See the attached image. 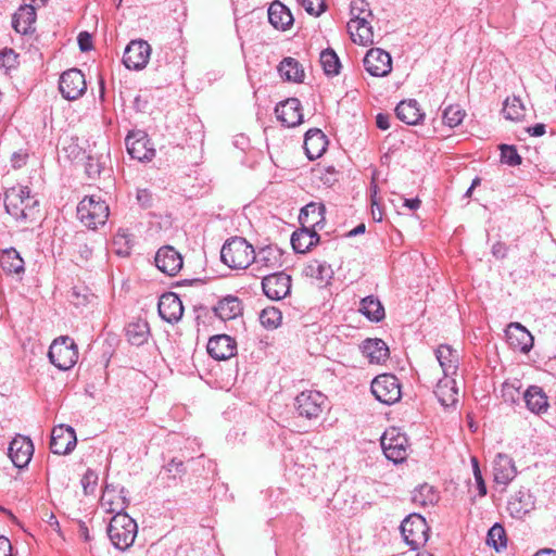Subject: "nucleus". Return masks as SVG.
Listing matches in <instances>:
<instances>
[{"mask_svg":"<svg viewBox=\"0 0 556 556\" xmlns=\"http://www.w3.org/2000/svg\"><path fill=\"white\" fill-rule=\"evenodd\" d=\"M470 460H471V466H472V472H473V478H475L476 486H477V490H478V495L480 497H484L486 495L488 491H486L485 481L483 479V476H482V472H481V469H480V466H479L478 458L472 456Z\"/></svg>","mask_w":556,"mask_h":556,"instance_id":"603ef678","label":"nucleus"},{"mask_svg":"<svg viewBox=\"0 0 556 556\" xmlns=\"http://www.w3.org/2000/svg\"><path fill=\"white\" fill-rule=\"evenodd\" d=\"M129 155L140 162H149L155 156L150 138L144 131H131L125 139Z\"/></svg>","mask_w":556,"mask_h":556,"instance_id":"9b49d317","label":"nucleus"},{"mask_svg":"<svg viewBox=\"0 0 556 556\" xmlns=\"http://www.w3.org/2000/svg\"><path fill=\"white\" fill-rule=\"evenodd\" d=\"M491 252L494 257L503 260L507 255L508 247L505 243L497 241L492 245Z\"/></svg>","mask_w":556,"mask_h":556,"instance_id":"bf43d9fd","label":"nucleus"},{"mask_svg":"<svg viewBox=\"0 0 556 556\" xmlns=\"http://www.w3.org/2000/svg\"><path fill=\"white\" fill-rule=\"evenodd\" d=\"M13 547L8 538L0 535V556H13Z\"/></svg>","mask_w":556,"mask_h":556,"instance_id":"e2e57ef3","label":"nucleus"},{"mask_svg":"<svg viewBox=\"0 0 556 556\" xmlns=\"http://www.w3.org/2000/svg\"><path fill=\"white\" fill-rule=\"evenodd\" d=\"M269 23L277 29H287L293 23L290 10L281 2H273L268 9Z\"/></svg>","mask_w":556,"mask_h":556,"instance_id":"c9c22d12","label":"nucleus"},{"mask_svg":"<svg viewBox=\"0 0 556 556\" xmlns=\"http://www.w3.org/2000/svg\"><path fill=\"white\" fill-rule=\"evenodd\" d=\"M328 140L326 135L317 128L306 131L304 137V150L309 160L320 157L327 149Z\"/></svg>","mask_w":556,"mask_h":556,"instance_id":"a878e982","label":"nucleus"},{"mask_svg":"<svg viewBox=\"0 0 556 556\" xmlns=\"http://www.w3.org/2000/svg\"><path fill=\"white\" fill-rule=\"evenodd\" d=\"M376 125L381 130L390 128V116L388 114L379 113L376 117Z\"/></svg>","mask_w":556,"mask_h":556,"instance_id":"0e129e2a","label":"nucleus"},{"mask_svg":"<svg viewBox=\"0 0 556 556\" xmlns=\"http://www.w3.org/2000/svg\"><path fill=\"white\" fill-rule=\"evenodd\" d=\"M304 10L314 16H319L326 9L324 0H299Z\"/></svg>","mask_w":556,"mask_h":556,"instance_id":"5fc2aeb1","label":"nucleus"},{"mask_svg":"<svg viewBox=\"0 0 556 556\" xmlns=\"http://www.w3.org/2000/svg\"><path fill=\"white\" fill-rule=\"evenodd\" d=\"M151 54V47L144 40H131L125 48L123 63L129 70L139 71L146 67Z\"/></svg>","mask_w":556,"mask_h":556,"instance_id":"ddd939ff","label":"nucleus"},{"mask_svg":"<svg viewBox=\"0 0 556 556\" xmlns=\"http://www.w3.org/2000/svg\"><path fill=\"white\" fill-rule=\"evenodd\" d=\"M435 357L445 377L454 376L458 370V352L447 344H441L435 350Z\"/></svg>","mask_w":556,"mask_h":556,"instance_id":"cd10ccee","label":"nucleus"},{"mask_svg":"<svg viewBox=\"0 0 556 556\" xmlns=\"http://www.w3.org/2000/svg\"><path fill=\"white\" fill-rule=\"evenodd\" d=\"M78 46L81 51H89L92 48L91 36L87 31H81L78 35Z\"/></svg>","mask_w":556,"mask_h":556,"instance_id":"052dcab7","label":"nucleus"},{"mask_svg":"<svg viewBox=\"0 0 556 556\" xmlns=\"http://www.w3.org/2000/svg\"><path fill=\"white\" fill-rule=\"evenodd\" d=\"M412 501L422 507L432 506L439 501V494L432 485L424 483L413 491Z\"/></svg>","mask_w":556,"mask_h":556,"instance_id":"79ce46f5","label":"nucleus"},{"mask_svg":"<svg viewBox=\"0 0 556 556\" xmlns=\"http://www.w3.org/2000/svg\"><path fill=\"white\" fill-rule=\"evenodd\" d=\"M420 204L421 201L418 198L405 199L404 201V206L408 207L412 211L419 208Z\"/></svg>","mask_w":556,"mask_h":556,"instance_id":"338daca9","label":"nucleus"},{"mask_svg":"<svg viewBox=\"0 0 556 556\" xmlns=\"http://www.w3.org/2000/svg\"><path fill=\"white\" fill-rule=\"evenodd\" d=\"M359 312L370 321H380L384 318V307L374 295L364 298L361 301Z\"/></svg>","mask_w":556,"mask_h":556,"instance_id":"a19ab883","label":"nucleus"},{"mask_svg":"<svg viewBox=\"0 0 556 556\" xmlns=\"http://www.w3.org/2000/svg\"><path fill=\"white\" fill-rule=\"evenodd\" d=\"M262 289L268 299L274 301L282 300L291 291V276L283 271L269 274L263 277Z\"/></svg>","mask_w":556,"mask_h":556,"instance_id":"4468645a","label":"nucleus"},{"mask_svg":"<svg viewBox=\"0 0 556 556\" xmlns=\"http://www.w3.org/2000/svg\"><path fill=\"white\" fill-rule=\"evenodd\" d=\"M363 63L365 70L375 77H384L392 71L391 55L380 48L369 49Z\"/></svg>","mask_w":556,"mask_h":556,"instance_id":"2eb2a0df","label":"nucleus"},{"mask_svg":"<svg viewBox=\"0 0 556 556\" xmlns=\"http://www.w3.org/2000/svg\"><path fill=\"white\" fill-rule=\"evenodd\" d=\"M275 113L281 124L287 127H295L303 121L301 102L296 98H289L277 104Z\"/></svg>","mask_w":556,"mask_h":556,"instance_id":"aec40b11","label":"nucleus"},{"mask_svg":"<svg viewBox=\"0 0 556 556\" xmlns=\"http://www.w3.org/2000/svg\"><path fill=\"white\" fill-rule=\"evenodd\" d=\"M523 401L527 408L536 415L546 413L549 406L545 392L538 386H530L523 392Z\"/></svg>","mask_w":556,"mask_h":556,"instance_id":"c756f323","label":"nucleus"},{"mask_svg":"<svg viewBox=\"0 0 556 556\" xmlns=\"http://www.w3.org/2000/svg\"><path fill=\"white\" fill-rule=\"evenodd\" d=\"M207 353L217 361H225L237 353V343L228 334L212 337L207 342Z\"/></svg>","mask_w":556,"mask_h":556,"instance_id":"5701e85b","label":"nucleus"},{"mask_svg":"<svg viewBox=\"0 0 556 556\" xmlns=\"http://www.w3.org/2000/svg\"><path fill=\"white\" fill-rule=\"evenodd\" d=\"M328 403L327 396L317 390H305L294 399V408L299 417L314 420L320 417Z\"/></svg>","mask_w":556,"mask_h":556,"instance_id":"423d86ee","label":"nucleus"},{"mask_svg":"<svg viewBox=\"0 0 556 556\" xmlns=\"http://www.w3.org/2000/svg\"><path fill=\"white\" fill-rule=\"evenodd\" d=\"M528 132L532 137L543 136L545 134V125L544 124H535L534 126L528 128Z\"/></svg>","mask_w":556,"mask_h":556,"instance_id":"69168bd1","label":"nucleus"},{"mask_svg":"<svg viewBox=\"0 0 556 556\" xmlns=\"http://www.w3.org/2000/svg\"><path fill=\"white\" fill-rule=\"evenodd\" d=\"M493 473L496 483L507 485L517 475L513 458L506 454L498 453L493 462Z\"/></svg>","mask_w":556,"mask_h":556,"instance_id":"393cba45","label":"nucleus"},{"mask_svg":"<svg viewBox=\"0 0 556 556\" xmlns=\"http://www.w3.org/2000/svg\"><path fill=\"white\" fill-rule=\"evenodd\" d=\"M164 469L173 475V478H176L177 476H181L186 472V468L184 465V462L177 458H173L165 467Z\"/></svg>","mask_w":556,"mask_h":556,"instance_id":"4d7b16f0","label":"nucleus"},{"mask_svg":"<svg viewBox=\"0 0 556 556\" xmlns=\"http://www.w3.org/2000/svg\"><path fill=\"white\" fill-rule=\"evenodd\" d=\"M78 534L85 541H89L90 540L89 530H88L87 526L85 525V522H80L79 523Z\"/></svg>","mask_w":556,"mask_h":556,"instance_id":"774afa93","label":"nucleus"},{"mask_svg":"<svg viewBox=\"0 0 556 556\" xmlns=\"http://www.w3.org/2000/svg\"><path fill=\"white\" fill-rule=\"evenodd\" d=\"M508 344L521 353H528L533 348L534 339L530 331L520 323H510L505 330Z\"/></svg>","mask_w":556,"mask_h":556,"instance_id":"6ab92c4d","label":"nucleus"},{"mask_svg":"<svg viewBox=\"0 0 556 556\" xmlns=\"http://www.w3.org/2000/svg\"><path fill=\"white\" fill-rule=\"evenodd\" d=\"M320 63L327 76H337L340 73L341 63L332 49L328 48L321 51Z\"/></svg>","mask_w":556,"mask_h":556,"instance_id":"a18cd8bd","label":"nucleus"},{"mask_svg":"<svg viewBox=\"0 0 556 556\" xmlns=\"http://www.w3.org/2000/svg\"><path fill=\"white\" fill-rule=\"evenodd\" d=\"M501 161L509 166H517L521 164V156L514 146L503 144L501 147Z\"/></svg>","mask_w":556,"mask_h":556,"instance_id":"3c124183","label":"nucleus"},{"mask_svg":"<svg viewBox=\"0 0 556 556\" xmlns=\"http://www.w3.org/2000/svg\"><path fill=\"white\" fill-rule=\"evenodd\" d=\"M36 9L33 4H23L12 18L13 28L20 34H28L34 30L36 22Z\"/></svg>","mask_w":556,"mask_h":556,"instance_id":"7c9ffc66","label":"nucleus"},{"mask_svg":"<svg viewBox=\"0 0 556 556\" xmlns=\"http://www.w3.org/2000/svg\"><path fill=\"white\" fill-rule=\"evenodd\" d=\"M429 526L419 514L407 516L401 523V533L413 551L419 549L428 541Z\"/></svg>","mask_w":556,"mask_h":556,"instance_id":"6e6552de","label":"nucleus"},{"mask_svg":"<svg viewBox=\"0 0 556 556\" xmlns=\"http://www.w3.org/2000/svg\"><path fill=\"white\" fill-rule=\"evenodd\" d=\"M278 72L281 78L288 81L302 83L304 70L302 65L293 58H285L278 65Z\"/></svg>","mask_w":556,"mask_h":556,"instance_id":"4c0bfd02","label":"nucleus"},{"mask_svg":"<svg viewBox=\"0 0 556 556\" xmlns=\"http://www.w3.org/2000/svg\"><path fill=\"white\" fill-rule=\"evenodd\" d=\"M362 353L370 363L380 364L389 357V348L381 339H366L363 341Z\"/></svg>","mask_w":556,"mask_h":556,"instance_id":"72a5a7b5","label":"nucleus"},{"mask_svg":"<svg viewBox=\"0 0 556 556\" xmlns=\"http://www.w3.org/2000/svg\"><path fill=\"white\" fill-rule=\"evenodd\" d=\"M149 336L150 327L146 320H137L126 327V337L131 345L140 346L144 344Z\"/></svg>","mask_w":556,"mask_h":556,"instance_id":"ea45409f","label":"nucleus"},{"mask_svg":"<svg viewBox=\"0 0 556 556\" xmlns=\"http://www.w3.org/2000/svg\"><path fill=\"white\" fill-rule=\"evenodd\" d=\"M535 508L534 496L529 490L521 489L511 495L507 509L511 517L521 519Z\"/></svg>","mask_w":556,"mask_h":556,"instance_id":"b1692460","label":"nucleus"},{"mask_svg":"<svg viewBox=\"0 0 556 556\" xmlns=\"http://www.w3.org/2000/svg\"><path fill=\"white\" fill-rule=\"evenodd\" d=\"M155 266L168 276H175L182 268V256L170 245L160 248L155 254Z\"/></svg>","mask_w":556,"mask_h":556,"instance_id":"a211bd4d","label":"nucleus"},{"mask_svg":"<svg viewBox=\"0 0 556 556\" xmlns=\"http://www.w3.org/2000/svg\"><path fill=\"white\" fill-rule=\"evenodd\" d=\"M159 315L169 324L178 323L184 314L181 300L173 292L164 293L157 304Z\"/></svg>","mask_w":556,"mask_h":556,"instance_id":"412c9836","label":"nucleus"},{"mask_svg":"<svg viewBox=\"0 0 556 556\" xmlns=\"http://www.w3.org/2000/svg\"><path fill=\"white\" fill-rule=\"evenodd\" d=\"M465 115V111L459 105H448L443 110L442 119L446 126L454 128L463 122Z\"/></svg>","mask_w":556,"mask_h":556,"instance_id":"09e8293b","label":"nucleus"},{"mask_svg":"<svg viewBox=\"0 0 556 556\" xmlns=\"http://www.w3.org/2000/svg\"><path fill=\"white\" fill-rule=\"evenodd\" d=\"M370 389L374 396L387 405L396 403L402 396L400 380L392 374L377 376Z\"/></svg>","mask_w":556,"mask_h":556,"instance_id":"1a4fd4ad","label":"nucleus"},{"mask_svg":"<svg viewBox=\"0 0 556 556\" xmlns=\"http://www.w3.org/2000/svg\"><path fill=\"white\" fill-rule=\"evenodd\" d=\"M137 529V523L130 516L118 511L109 523L108 535L117 549L125 551L132 545Z\"/></svg>","mask_w":556,"mask_h":556,"instance_id":"20e7f679","label":"nucleus"},{"mask_svg":"<svg viewBox=\"0 0 556 556\" xmlns=\"http://www.w3.org/2000/svg\"><path fill=\"white\" fill-rule=\"evenodd\" d=\"M319 239L315 229L302 226L292 233L290 241L295 253H306L319 242Z\"/></svg>","mask_w":556,"mask_h":556,"instance_id":"c85d7f7f","label":"nucleus"},{"mask_svg":"<svg viewBox=\"0 0 556 556\" xmlns=\"http://www.w3.org/2000/svg\"><path fill=\"white\" fill-rule=\"evenodd\" d=\"M214 313L222 320L235 319L242 313L241 301L235 295H227L217 302Z\"/></svg>","mask_w":556,"mask_h":556,"instance_id":"f704fd0d","label":"nucleus"},{"mask_svg":"<svg viewBox=\"0 0 556 556\" xmlns=\"http://www.w3.org/2000/svg\"><path fill=\"white\" fill-rule=\"evenodd\" d=\"M108 159L109 155L104 154L99 156L89 155L85 165L88 177L91 179L99 177L106 166Z\"/></svg>","mask_w":556,"mask_h":556,"instance_id":"49530a36","label":"nucleus"},{"mask_svg":"<svg viewBox=\"0 0 556 556\" xmlns=\"http://www.w3.org/2000/svg\"><path fill=\"white\" fill-rule=\"evenodd\" d=\"M486 543L500 553L506 546L505 529L501 525L495 523L488 532Z\"/></svg>","mask_w":556,"mask_h":556,"instance_id":"de8ad7c7","label":"nucleus"},{"mask_svg":"<svg viewBox=\"0 0 556 556\" xmlns=\"http://www.w3.org/2000/svg\"><path fill=\"white\" fill-rule=\"evenodd\" d=\"M253 263H255L258 268H280L283 265V251L275 244L260 248L257 252L253 249Z\"/></svg>","mask_w":556,"mask_h":556,"instance_id":"4be33fe9","label":"nucleus"},{"mask_svg":"<svg viewBox=\"0 0 556 556\" xmlns=\"http://www.w3.org/2000/svg\"><path fill=\"white\" fill-rule=\"evenodd\" d=\"M17 63V54L12 49L0 51V67L12 68Z\"/></svg>","mask_w":556,"mask_h":556,"instance_id":"6e6d98bb","label":"nucleus"},{"mask_svg":"<svg viewBox=\"0 0 556 556\" xmlns=\"http://www.w3.org/2000/svg\"><path fill=\"white\" fill-rule=\"evenodd\" d=\"M110 214L109 205L98 195H87L77 205L79 220L90 229L103 226Z\"/></svg>","mask_w":556,"mask_h":556,"instance_id":"39448f33","label":"nucleus"},{"mask_svg":"<svg viewBox=\"0 0 556 556\" xmlns=\"http://www.w3.org/2000/svg\"><path fill=\"white\" fill-rule=\"evenodd\" d=\"M520 386L516 383L505 382L502 387V397L506 403L514 404L519 401L520 397Z\"/></svg>","mask_w":556,"mask_h":556,"instance_id":"864d4df0","label":"nucleus"},{"mask_svg":"<svg viewBox=\"0 0 556 556\" xmlns=\"http://www.w3.org/2000/svg\"><path fill=\"white\" fill-rule=\"evenodd\" d=\"M28 154L22 150L14 152L11 157L12 166L14 168H21L26 164Z\"/></svg>","mask_w":556,"mask_h":556,"instance_id":"680f3d73","label":"nucleus"},{"mask_svg":"<svg viewBox=\"0 0 556 556\" xmlns=\"http://www.w3.org/2000/svg\"><path fill=\"white\" fill-rule=\"evenodd\" d=\"M38 202L30 195L28 187L15 186L7 190L4 206L15 219L34 218Z\"/></svg>","mask_w":556,"mask_h":556,"instance_id":"f03ea898","label":"nucleus"},{"mask_svg":"<svg viewBox=\"0 0 556 556\" xmlns=\"http://www.w3.org/2000/svg\"><path fill=\"white\" fill-rule=\"evenodd\" d=\"M325 205L317 203H308L305 205L299 215V220L303 227L315 229L325 219Z\"/></svg>","mask_w":556,"mask_h":556,"instance_id":"e433bc0d","label":"nucleus"},{"mask_svg":"<svg viewBox=\"0 0 556 556\" xmlns=\"http://www.w3.org/2000/svg\"><path fill=\"white\" fill-rule=\"evenodd\" d=\"M502 112L506 119L518 122L525 116L526 109L520 98L514 96L505 100Z\"/></svg>","mask_w":556,"mask_h":556,"instance_id":"c03bdc74","label":"nucleus"},{"mask_svg":"<svg viewBox=\"0 0 556 556\" xmlns=\"http://www.w3.org/2000/svg\"><path fill=\"white\" fill-rule=\"evenodd\" d=\"M136 198L140 206L144 208L152 205V193L148 189H138Z\"/></svg>","mask_w":556,"mask_h":556,"instance_id":"13d9d810","label":"nucleus"},{"mask_svg":"<svg viewBox=\"0 0 556 556\" xmlns=\"http://www.w3.org/2000/svg\"><path fill=\"white\" fill-rule=\"evenodd\" d=\"M434 394L443 407H450L458 401V389L456 381L451 377L441 379L434 390Z\"/></svg>","mask_w":556,"mask_h":556,"instance_id":"2f4dec72","label":"nucleus"},{"mask_svg":"<svg viewBox=\"0 0 556 556\" xmlns=\"http://www.w3.org/2000/svg\"><path fill=\"white\" fill-rule=\"evenodd\" d=\"M305 274L320 282H328L332 278L333 271L326 262L314 260L305 267Z\"/></svg>","mask_w":556,"mask_h":556,"instance_id":"37998d69","label":"nucleus"},{"mask_svg":"<svg viewBox=\"0 0 556 556\" xmlns=\"http://www.w3.org/2000/svg\"><path fill=\"white\" fill-rule=\"evenodd\" d=\"M381 447L389 460L399 464L407 457L408 441L397 429L390 428L381 437Z\"/></svg>","mask_w":556,"mask_h":556,"instance_id":"9d476101","label":"nucleus"},{"mask_svg":"<svg viewBox=\"0 0 556 556\" xmlns=\"http://www.w3.org/2000/svg\"><path fill=\"white\" fill-rule=\"evenodd\" d=\"M115 493L116 489L113 485L106 484L101 497V504L103 507H108V510L111 513H124L125 508L129 505L128 492L122 486L118 490V494Z\"/></svg>","mask_w":556,"mask_h":556,"instance_id":"bb28decb","label":"nucleus"},{"mask_svg":"<svg viewBox=\"0 0 556 556\" xmlns=\"http://www.w3.org/2000/svg\"><path fill=\"white\" fill-rule=\"evenodd\" d=\"M34 445L30 439L24 435H16L9 444L8 456L17 468L26 467L33 456Z\"/></svg>","mask_w":556,"mask_h":556,"instance_id":"f3484780","label":"nucleus"},{"mask_svg":"<svg viewBox=\"0 0 556 556\" xmlns=\"http://www.w3.org/2000/svg\"><path fill=\"white\" fill-rule=\"evenodd\" d=\"M395 113L397 118L407 125H417L425 117V114L421 112L415 99L401 101L395 108Z\"/></svg>","mask_w":556,"mask_h":556,"instance_id":"473e14b6","label":"nucleus"},{"mask_svg":"<svg viewBox=\"0 0 556 556\" xmlns=\"http://www.w3.org/2000/svg\"><path fill=\"white\" fill-rule=\"evenodd\" d=\"M59 89L66 100L80 98L87 89L85 75L78 68L65 71L60 77Z\"/></svg>","mask_w":556,"mask_h":556,"instance_id":"f8f14e48","label":"nucleus"},{"mask_svg":"<svg viewBox=\"0 0 556 556\" xmlns=\"http://www.w3.org/2000/svg\"><path fill=\"white\" fill-rule=\"evenodd\" d=\"M253 247L242 237H232L224 243L220 260L232 269H245L253 263Z\"/></svg>","mask_w":556,"mask_h":556,"instance_id":"7ed1b4c3","label":"nucleus"},{"mask_svg":"<svg viewBox=\"0 0 556 556\" xmlns=\"http://www.w3.org/2000/svg\"><path fill=\"white\" fill-rule=\"evenodd\" d=\"M24 260L20 253L14 249H5L0 256V265L8 274H22L25 270Z\"/></svg>","mask_w":556,"mask_h":556,"instance_id":"58836bf2","label":"nucleus"},{"mask_svg":"<svg viewBox=\"0 0 556 556\" xmlns=\"http://www.w3.org/2000/svg\"><path fill=\"white\" fill-rule=\"evenodd\" d=\"M282 314L281 312L274 307H266L260 314L261 324L268 329H275L281 324Z\"/></svg>","mask_w":556,"mask_h":556,"instance_id":"8fccbe9b","label":"nucleus"},{"mask_svg":"<svg viewBox=\"0 0 556 556\" xmlns=\"http://www.w3.org/2000/svg\"><path fill=\"white\" fill-rule=\"evenodd\" d=\"M48 356L56 368L68 370L77 363L78 349L72 338L60 337L50 345Z\"/></svg>","mask_w":556,"mask_h":556,"instance_id":"0eeeda50","label":"nucleus"},{"mask_svg":"<svg viewBox=\"0 0 556 556\" xmlns=\"http://www.w3.org/2000/svg\"><path fill=\"white\" fill-rule=\"evenodd\" d=\"M77 444L75 430L70 426L59 425L52 429L50 450L56 455L70 454Z\"/></svg>","mask_w":556,"mask_h":556,"instance_id":"dca6fc26","label":"nucleus"},{"mask_svg":"<svg viewBox=\"0 0 556 556\" xmlns=\"http://www.w3.org/2000/svg\"><path fill=\"white\" fill-rule=\"evenodd\" d=\"M351 20L346 27L353 42L367 46L374 42L371 22L374 15L366 0H352L350 4Z\"/></svg>","mask_w":556,"mask_h":556,"instance_id":"f257e3e1","label":"nucleus"}]
</instances>
